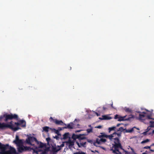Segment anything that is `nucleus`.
Segmentation results:
<instances>
[{
    "label": "nucleus",
    "mask_w": 154,
    "mask_h": 154,
    "mask_svg": "<svg viewBox=\"0 0 154 154\" xmlns=\"http://www.w3.org/2000/svg\"><path fill=\"white\" fill-rule=\"evenodd\" d=\"M101 135L98 136L99 138L105 137L106 138H108L110 140H114V138H120L121 137V133H117V132H115L113 133L110 135H107L105 133H101ZM114 140H113L114 141Z\"/></svg>",
    "instance_id": "1"
},
{
    "label": "nucleus",
    "mask_w": 154,
    "mask_h": 154,
    "mask_svg": "<svg viewBox=\"0 0 154 154\" xmlns=\"http://www.w3.org/2000/svg\"><path fill=\"white\" fill-rule=\"evenodd\" d=\"M7 128H9L14 131H16L20 128L18 127H14L13 125H9L5 123H1L0 130H5Z\"/></svg>",
    "instance_id": "2"
},
{
    "label": "nucleus",
    "mask_w": 154,
    "mask_h": 154,
    "mask_svg": "<svg viewBox=\"0 0 154 154\" xmlns=\"http://www.w3.org/2000/svg\"><path fill=\"white\" fill-rule=\"evenodd\" d=\"M114 144L113 146L115 149H116L117 151L119 153H116V154H122V153L118 149L119 148H120L121 149L124 150L121 145L119 138L118 139L117 138H114Z\"/></svg>",
    "instance_id": "3"
},
{
    "label": "nucleus",
    "mask_w": 154,
    "mask_h": 154,
    "mask_svg": "<svg viewBox=\"0 0 154 154\" xmlns=\"http://www.w3.org/2000/svg\"><path fill=\"white\" fill-rule=\"evenodd\" d=\"M34 142L37 143H38L39 142L38 141L37 139L34 137L30 136L29 137L26 139V143L30 145L34 146V144L33 143Z\"/></svg>",
    "instance_id": "4"
},
{
    "label": "nucleus",
    "mask_w": 154,
    "mask_h": 154,
    "mask_svg": "<svg viewBox=\"0 0 154 154\" xmlns=\"http://www.w3.org/2000/svg\"><path fill=\"white\" fill-rule=\"evenodd\" d=\"M5 119L4 121L7 122L9 120H12L13 119L17 120L18 119V116L16 114H13L12 113L10 114H8L5 113Z\"/></svg>",
    "instance_id": "5"
},
{
    "label": "nucleus",
    "mask_w": 154,
    "mask_h": 154,
    "mask_svg": "<svg viewBox=\"0 0 154 154\" xmlns=\"http://www.w3.org/2000/svg\"><path fill=\"white\" fill-rule=\"evenodd\" d=\"M23 139H19V137L18 135H16L15 140H14L13 143L16 144L17 146L22 145L23 143Z\"/></svg>",
    "instance_id": "6"
},
{
    "label": "nucleus",
    "mask_w": 154,
    "mask_h": 154,
    "mask_svg": "<svg viewBox=\"0 0 154 154\" xmlns=\"http://www.w3.org/2000/svg\"><path fill=\"white\" fill-rule=\"evenodd\" d=\"M126 116H125L123 117H119L118 121H130L132 120V119H134V116L133 115H131L129 116V117L126 119H125Z\"/></svg>",
    "instance_id": "7"
},
{
    "label": "nucleus",
    "mask_w": 154,
    "mask_h": 154,
    "mask_svg": "<svg viewBox=\"0 0 154 154\" xmlns=\"http://www.w3.org/2000/svg\"><path fill=\"white\" fill-rule=\"evenodd\" d=\"M51 122H52L54 123L57 125H63L64 124L62 120H59L56 119H54L53 118L51 117L49 119Z\"/></svg>",
    "instance_id": "8"
},
{
    "label": "nucleus",
    "mask_w": 154,
    "mask_h": 154,
    "mask_svg": "<svg viewBox=\"0 0 154 154\" xmlns=\"http://www.w3.org/2000/svg\"><path fill=\"white\" fill-rule=\"evenodd\" d=\"M9 146L8 144H3L0 142V150L1 151L6 152L5 150L9 149Z\"/></svg>",
    "instance_id": "9"
},
{
    "label": "nucleus",
    "mask_w": 154,
    "mask_h": 154,
    "mask_svg": "<svg viewBox=\"0 0 154 154\" xmlns=\"http://www.w3.org/2000/svg\"><path fill=\"white\" fill-rule=\"evenodd\" d=\"M9 150L7 151V152L8 153V154H18L16 151L15 149L11 146H9Z\"/></svg>",
    "instance_id": "10"
},
{
    "label": "nucleus",
    "mask_w": 154,
    "mask_h": 154,
    "mask_svg": "<svg viewBox=\"0 0 154 154\" xmlns=\"http://www.w3.org/2000/svg\"><path fill=\"white\" fill-rule=\"evenodd\" d=\"M14 124L16 125L17 127L19 125H21L23 127H26V122L23 120H21L19 121L18 122H15Z\"/></svg>",
    "instance_id": "11"
},
{
    "label": "nucleus",
    "mask_w": 154,
    "mask_h": 154,
    "mask_svg": "<svg viewBox=\"0 0 154 154\" xmlns=\"http://www.w3.org/2000/svg\"><path fill=\"white\" fill-rule=\"evenodd\" d=\"M100 138V139L98 138H97L95 143H97L99 144H101L102 143H105L106 141V140L105 139L103 138Z\"/></svg>",
    "instance_id": "12"
},
{
    "label": "nucleus",
    "mask_w": 154,
    "mask_h": 154,
    "mask_svg": "<svg viewBox=\"0 0 154 154\" xmlns=\"http://www.w3.org/2000/svg\"><path fill=\"white\" fill-rule=\"evenodd\" d=\"M52 150L54 152H57L59 151L61 149V148L59 146H52Z\"/></svg>",
    "instance_id": "13"
},
{
    "label": "nucleus",
    "mask_w": 154,
    "mask_h": 154,
    "mask_svg": "<svg viewBox=\"0 0 154 154\" xmlns=\"http://www.w3.org/2000/svg\"><path fill=\"white\" fill-rule=\"evenodd\" d=\"M146 114V113L145 112H143L141 113L139 115V119L145 121V114Z\"/></svg>",
    "instance_id": "14"
},
{
    "label": "nucleus",
    "mask_w": 154,
    "mask_h": 154,
    "mask_svg": "<svg viewBox=\"0 0 154 154\" xmlns=\"http://www.w3.org/2000/svg\"><path fill=\"white\" fill-rule=\"evenodd\" d=\"M64 125L65 126L63 128H64L72 129L73 128L74 124L73 122H71L70 124H69L67 125L64 123Z\"/></svg>",
    "instance_id": "15"
},
{
    "label": "nucleus",
    "mask_w": 154,
    "mask_h": 154,
    "mask_svg": "<svg viewBox=\"0 0 154 154\" xmlns=\"http://www.w3.org/2000/svg\"><path fill=\"white\" fill-rule=\"evenodd\" d=\"M80 144L77 141L76 142V143L77 144L79 147H81L82 146L83 147H85V145L86 144V142H81V140H80Z\"/></svg>",
    "instance_id": "16"
},
{
    "label": "nucleus",
    "mask_w": 154,
    "mask_h": 154,
    "mask_svg": "<svg viewBox=\"0 0 154 154\" xmlns=\"http://www.w3.org/2000/svg\"><path fill=\"white\" fill-rule=\"evenodd\" d=\"M18 150L19 152H22L24 151V148H25V146H23V145H20L17 146Z\"/></svg>",
    "instance_id": "17"
},
{
    "label": "nucleus",
    "mask_w": 154,
    "mask_h": 154,
    "mask_svg": "<svg viewBox=\"0 0 154 154\" xmlns=\"http://www.w3.org/2000/svg\"><path fill=\"white\" fill-rule=\"evenodd\" d=\"M136 128L138 130H139V129L138 128H136L135 127H134L133 128H132L130 129H125V131H124V132L125 133H131L133 131H134V128Z\"/></svg>",
    "instance_id": "18"
},
{
    "label": "nucleus",
    "mask_w": 154,
    "mask_h": 154,
    "mask_svg": "<svg viewBox=\"0 0 154 154\" xmlns=\"http://www.w3.org/2000/svg\"><path fill=\"white\" fill-rule=\"evenodd\" d=\"M85 134H79L78 136H79V137L78 139L80 140L85 139H86V137H85Z\"/></svg>",
    "instance_id": "19"
},
{
    "label": "nucleus",
    "mask_w": 154,
    "mask_h": 154,
    "mask_svg": "<svg viewBox=\"0 0 154 154\" xmlns=\"http://www.w3.org/2000/svg\"><path fill=\"white\" fill-rule=\"evenodd\" d=\"M51 130L52 129L51 128H50L48 126H45L43 127V129L45 131L48 132L49 131V129Z\"/></svg>",
    "instance_id": "20"
},
{
    "label": "nucleus",
    "mask_w": 154,
    "mask_h": 154,
    "mask_svg": "<svg viewBox=\"0 0 154 154\" xmlns=\"http://www.w3.org/2000/svg\"><path fill=\"white\" fill-rule=\"evenodd\" d=\"M88 127H90L91 128L89 129H87L86 130L87 132L88 133L92 132H93V128L91 127V125H89Z\"/></svg>",
    "instance_id": "21"
},
{
    "label": "nucleus",
    "mask_w": 154,
    "mask_h": 154,
    "mask_svg": "<svg viewBox=\"0 0 154 154\" xmlns=\"http://www.w3.org/2000/svg\"><path fill=\"white\" fill-rule=\"evenodd\" d=\"M79 136V135L75 134H73L72 135V138L74 140H75L77 139H78V138L79 137V136Z\"/></svg>",
    "instance_id": "22"
},
{
    "label": "nucleus",
    "mask_w": 154,
    "mask_h": 154,
    "mask_svg": "<svg viewBox=\"0 0 154 154\" xmlns=\"http://www.w3.org/2000/svg\"><path fill=\"white\" fill-rule=\"evenodd\" d=\"M67 143H68L69 146H72L74 145V142L70 140H69Z\"/></svg>",
    "instance_id": "23"
},
{
    "label": "nucleus",
    "mask_w": 154,
    "mask_h": 154,
    "mask_svg": "<svg viewBox=\"0 0 154 154\" xmlns=\"http://www.w3.org/2000/svg\"><path fill=\"white\" fill-rule=\"evenodd\" d=\"M125 110L127 112H128L130 113H132V110L128 108H125Z\"/></svg>",
    "instance_id": "24"
},
{
    "label": "nucleus",
    "mask_w": 154,
    "mask_h": 154,
    "mask_svg": "<svg viewBox=\"0 0 154 154\" xmlns=\"http://www.w3.org/2000/svg\"><path fill=\"white\" fill-rule=\"evenodd\" d=\"M102 117H103V118H100L99 119H101L102 120V119L107 120V119H110L109 118V117L108 116H106V115L103 116H102Z\"/></svg>",
    "instance_id": "25"
},
{
    "label": "nucleus",
    "mask_w": 154,
    "mask_h": 154,
    "mask_svg": "<svg viewBox=\"0 0 154 154\" xmlns=\"http://www.w3.org/2000/svg\"><path fill=\"white\" fill-rule=\"evenodd\" d=\"M116 126H114L112 127L109 128V132L110 133V131H116Z\"/></svg>",
    "instance_id": "26"
},
{
    "label": "nucleus",
    "mask_w": 154,
    "mask_h": 154,
    "mask_svg": "<svg viewBox=\"0 0 154 154\" xmlns=\"http://www.w3.org/2000/svg\"><path fill=\"white\" fill-rule=\"evenodd\" d=\"M69 133H66L63 135V138L64 139H67L69 137Z\"/></svg>",
    "instance_id": "27"
},
{
    "label": "nucleus",
    "mask_w": 154,
    "mask_h": 154,
    "mask_svg": "<svg viewBox=\"0 0 154 154\" xmlns=\"http://www.w3.org/2000/svg\"><path fill=\"white\" fill-rule=\"evenodd\" d=\"M149 140L148 139H146V140H143L141 142V143L143 144L149 142Z\"/></svg>",
    "instance_id": "28"
},
{
    "label": "nucleus",
    "mask_w": 154,
    "mask_h": 154,
    "mask_svg": "<svg viewBox=\"0 0 154 154\" xmlns=\"http://www.w3.org/2000/svg\"><path fill=\"white\" fill-rule=\"evenodd\" d=\"M73 154H86V153L82 151L75 152Z\"/></svg>",
    "instance_id": "29"
},
{
    "label": "nucleus",
    "mask_w": 154,
    "mask_h": 154,
    "mask_svg": "<svg viewBox=\"0 0 154 154\" xmlns=\"http://www.w3.org/2000/svg\"><path fill=\"white\" fill-rule=\"evenodd\" d=\"M149 122L151 126L152 127H154V121H150Z\"/></svg>",
    "instance_id": "30"
},
{
    "label": "nucleus",
    "mask_w": 154,
    "mask_h": 154,
    "mask_svg": "<svg viewBox=\"0 0 154 154\" xmlns=\"http://www.w3.org/2000/svg\"><path fill=\"white\" fill-rule=\"evenodd\" d=\"M5 113L3 115H1L0 116V121H1L4 118H5Z\"/></svg>",
    "instance_id": "31"
},
{
    "label": "nucleus",
    "mask_w": 154,
    "mask_h": 154,
    "mask_svg": "<svg viewBox=\"0 0 154 154\" xmlns=\"http://www.w3.org/2000/svg\"><path fill=\"white\" fill-rule=\"evenodd\" d=\"M151 115H148L146 117V119H145L146 120H148L149 119H153L151 118Z\"/></svg>",
    "instance_id": "32"
},
{
    "label": "nucleus",
    "mask_w": 154,
    "mask_h": 154,
    "mask_svg": "<svg viewBox=\"0 0 154 154\" xmlns=\"http://www.w3.org/2000/svg\"><path fill=\"white\" fill-rule=\"evenodd\" d=\"M120 132L119 133H121V134H122V132L123 131H125V129H124L122 127H121L120 128Z\"/></svg>",
    "instance_id": "33"
},
{
    "label": "nucleus",
    "mask_w": 154,
    "mask_h": 154,
    "mask_svg": "<svg viewBox=\"0 0 154 154\" xmlns=\"http://www.w3.org/2000/svg\"><path fill=\"white\" fill-rule=\"evenodd\" d=\"M151 127H152L151 126V125H150V126H148L146 130V131L147 132L149 131L150 130L151 128Z\"/></svg>",
    "instance_id": "34"
},
{
    "label": "nucleus",
    "mask_w": 154,
    "mask_h": 154,
    "mask_svg": "<svg viewBox=\"0 0 154 154\" xmlns=\"http://www.w3.org/2000/svg\"><path fill=\"white\" fill-rule=\"evenodd\" d=\"M51 130H54L55 131V133L57 134H58L59 133V131L58 130H56L54 128L52 129Z\"/></svg>",
    "instance_id": "35"
},
{
    "label": "nucleus",
    "mask_w": 154,
    "mask_h": 154,
    "mask_svg": "<svg viewBox=\"0 0 154 154\" xmlns=\"http://www.w3.org/2000/svg\"><path fill=\"white\" fill-rule=\"evenodd\" d=\"M87 141L91 144L92 143H93V141L92 140H89L88 139H87Z\"/></svg>",
    "instance_id": "36"
},
{
    "label": "nucleus",
    "mask_w": 154,
    "mask_h": 154,
    "mask_svg": "<svg viewBox=\"0 0 154 154\" xmlns=\"http://www.w3.org/2000/svg\"><path fill=\"white\" fill-rule=\"evenodd\" d=\"M0 154H8V153L7 152V151L4 152V151H0Z\"/></svg>",
    "instance_id": "37"
},
{
    "label": "nucleus",
    "mask_w": 154,
    "mask_h": 154,
    "mask_svg": "<svg viewBox=\"0 0 154 154\" xmlns=\"http://www.w3.org/2000/svg\"><path fill=\"white\" fill-rule=\"evenodd\" d=\"M44 146V144L42 143H40V144L39 145V147L40 148H42Z\"/></svg>",
    "instance_id": "38"
},
{
    "label": "nucleus",
    "mask_w": 154,
    "mask_h": 154,
    "mask_svg": "<svg viewBox=\"0 0 154 154\" xmlns=\"http://www.w3.org/2000/svg\"><path fill=\"white\" fill-rule=\"evenodd\" d=\"M119 116L118 115L116 114L114 118H115V119H119Z\"/></svg>",
    "instance_id": "39"
},
{
    "label": "nucleus",
    "mask_w": 154,
    "mask_h": 154,
    "mask_svg": "<svg viewBox=\"0 0 154 154\" xmlns=\"http://www.w3.org/2000/svg\"><path fill=\"white\" fill-rule=\"evenodd\" d=\"M150 148V147L149 146H146L143 147V149H149Z\"/></svg>",
    "instance_id": "40"
},
{
    "label": "nucleus",
    "mask_w": 154,
    "mask_h": 154,
    "mask_svg": "<svg viewBox=\"0 0 154 154\" xmlns=\"http://www.w3.org/2000/svg\"><path fill=\"white\" fill-rule=\"evenodd\" d=\"M28 147H27V146H25V148H24V151H26L27 150H28Z\"/></svg>",
    "instance_id": "41"
},
{
    "label": "nucleus",
    "mask_w": 154,
    "mask_h": 154,
    "mask_svg": "<svg viewBox=\"0 0 154 154\" xmlns=\"http://www.w3.org/2000/svg\"><path fill=\"white\" fill-rule=\"evenodd\" d=\"M47 141L48 142L51 140V139L49 137L47 138L46 139Z\"/></svg>",
    "instance_id": "42"
},
{
    "label": "nucleus",
    "mask_w": 154,
    "mask_h": 154,
    "mask_svg": "<svg viewBox=\"0 0 154 154\" xmlns=\"http://www.w3.org/2000/svg\"><path fill=\"white\" fill-rule=\"evenodd\" d=\"M112 151L114 153L116 154L117 153L116 152V151H117L116 149H115V150H112Z\"/></svg>",
    "instance_id": "43"
},
{
    "label": "nucleus",
    "mask_w": 154,
    "mask_h": 154,
    "mask_svg": "<svg viewBox=\"0 0 154 154\" xmlns=\"http://www.w3.org/2000/svg\"><path fill=\"white\" fill-rule=\"evenodd\" d=\"M147 132L146 131L143 132L142 134H143L144 135H146V133Z\"/></svg>",
    "instance_id": "44"
},
{
    "label": "nucleus",
    "mask_w": 154,
    "mask_h": 154,
    "mask_svg": "<svg viewBox=\"0 0 154 154\" xmlns=\"http://www.w3.org/2000/svg\"><path fill=\"white\" fill-rule=\"evenodd\" d=\"M96 128H102V126L101 125H98L96 127Z\"/></svg>",
    "instance_id": "45"
},
{
    "label": "nucleus",
    "mask_w": 154,
    "mask_h": 154,
    "mask_svg": "<svg viewBox=\"0 0 154 154\" xmlns=\"http://www.w3.org/2000/svg\"><path fill=\"white\" fill-rule=\"evenodd\" d=\"M154 134V130H153L152 131V133H149V134Z\"/></svg>",
    "instance_id": "46"
},
{
    "label": "nucleus",
    "mask_w": 154,
    "mask_h": 154,
    "mask_svg": "<svg viewBox=\"0 0 154 154\" xmlns=\"http://www.w3.org/2000/svg\"><path fill=\"white\" fill-rule=\"evenodd\" d=\"M120 128H119L118 129H117L116 130V131H117V132L119 131H120Z\"/></svg>",
    "instance_id": "47"
},
{
    "label": "nucleus",
    "mask_w": 154,
    "mask_h": 154,
    "mask_svg": "<svg viewBox=\"0 0 154 154\" xmlns=\"http://www.w3.org/2000/svg\"><path fill=\"white\" fill-rule=\"evenodd\" d=\"M122 124H118L117 125H116V127H119L120 125H122Z\"/></svg>",
    "instance_id": "48"
},
{
    "label": "nucleus",
    "mask_w": 154,
    "mask_h": 154,
    "mask_svg": "<svg viewBox=\"0 0 154 154\" xmlns=\"http://www.w3.org/2000/svg\"><path fill=\"white\" fill-rule=\"evenodd\" d=\"M107 109V108H106V107H105L104 106L103 107V109L104 110H105L106 109Z\"/></svg>",
    "instance_id": "49"
},
{
    "label": "nucleus",
    "mask_w": 154,
    "mask_h": 154,
    "mask_svg": "<svg viewBox=\"0 0 154 154\" xmlns=\"http://www.w3.org/2000/svg\"><path fill=\"white\" fill-rule=\"evenodd\" d=\"M64 146V144H62L60 146V147H62Z\"/></svg>",
    "instance_id": "50"
},
{
    "label": "nucleus",
    "mask_w": 154,
    "mask_h": 154,
    "mask_svg": "<svg viewBox=\"0 0 154 154\" xmlns=\"http://www.w3.org/2000/svg\"><path fill=\"white\" fill-rule=\"evenodd\" d=\"M9 124L13 125V124H12V121L11 122H9Z\"/></svg>",
    "instance_id": "51"
},
{
    "label": "nucleus",
    "mask_w": 154,
    "mask_h": 154,
    "mask_svg": "<svg viewBox=\"0 0 154 154\" xmlns=\"http://www.w3.org/2000/svg\"><path fill=\"white\" fill-rule=\"evenodd\" d=\"M96 114L97 116H98L100 115L97 112H96Z\"/></svg>",
    "instance_id": "52"
},
{
    "label": "nucleus",
    "mask_w": 154,
    "mask_h": 154,
    "mask_svg": "<svg viewBox=\"0 0 154 154\" xmlns=\"http://www.w3.org/2000/svg\"><path fill=\"white\" fill-rule=\"evenodd\" d=\"M146 152L147 151H146L145 152L143 153L142 154H147V153H146Z\"/></svg>",
    "instance_id": "53"
},
{
    "label": "nucleus",
    "mask_w": 154,
    "mask_h": 154,
    "mask_svg": "<svg viewBox=\"0 0 154 154\" xmlns=\"http://www.w3.org/2000/svg\"><path fill=\"white\" fill-rule=\"evenodd\" d=\"M40 152V151H37L36 153H37V154H39L38 153Z\"/></svg>",
    "instance_id": "54"
},
{
    "label": "nucleus",
    "mask_w": 154,
    "mask_h": 154,
    "mask_svg": "<svg viewBox=\"0 0 154 154\" xmlns=\"http://www.w3.org/2000/svg\"><path fill=\"white\" fill-rule=\"evenodd\" d=\"M58 138V136H56L55 137H54V138H56L57 139Z\"/></svg>",
    "instance_id": "55"
},
{
    "label": "nucleus",
    "mask_w": 154,
    "mask_h": 154,
    "mask_svg": "<svg viewBox=\"0 0 154 154\" xmlns=\"http://www.w3.org/2000/svg\"><path fill=\"white\" fill-rule=\"evenodd\" d=\"M131 149L132 150V151H133V152H134V149H133L132 148H131Z\"/></svg>",
    "instance_id": "56"
},
{
    "label": "nucleus",
    "mask_w": 154,
    "mask_h": 154,
    "mask_svg": "<svg viewBox=\"0 0 154 154\" xmlns=\"http://www.w3.org/2000/svg\"><path fill=\"white\" fill-rule=\"evenodd\" d=\"M125 152V154H128V152L124 150Z\"/></svg>",
    "instance_id": "57"
},
{
    "label": "nucleus",
    "mask_w": 154,
    "mask_h": 154,
    "mask_svg": "<svg viewBox=\"0 0 154 154\" xmlns=\"http://www.w3.org/2000/svg\"><path fill=\"white\" fill-rule=\"evenodd\" d=\"M97 152L98 153H99V152L98 151H97V150H95L94 152Z\"/></svg>",
    "instance_id": "58"
},
{
    "label": "nucleus",
    "mask_w": 154,
    "mask_h": 154,
    "mask_svg": "<svg viewBox=\"0 0 154 154\" xmlns=\"http://www.w3.org/2000/svg\"><path fill=\"white\" fill-rule=\"evenodd\" d=\"M154 146V143H152L151 145V146Z\"/></svg>",
    "instance_id": "59"
},
{
    "label": "nucleus",
    "mask_w": 154,
    "mask_h": 154,
    "mask_svg": "<svg viewBox=\"0 0 154 154\" xmlns=\"http://www.w3.org/2000/svg\"><path fill=\"white\" fill-rule=\"evenodd\" d=\"M80 131V130H79V131H75L76 132H80V131Z\"/></svg>",
    "instance_id": "60"
},
{
    "label": "nucleus",
    "mask_w": 154,
    "mask_h": 154,
    "mask_svg": "<svg viewBox=\"0 0 154 154\" xmlns=\"http://www.w3.org/2000/svg\"><path fill=\"white\" fill-rule=\"evenodd\" d=\"M150 151H152V152H154V150L151 149Z\"/></svg>",
    "instance_id": "61"
},
{
    "label": "nucleus",
    "mask_w": 154,
    "mask_h": 154,
    "mask_svg": "<svg viewBox=\"0 0 154 154\" xmlns=\"http://www.w3.org/2000/svg\"><path fill=\"white\" fill-rule=\"evenodd\" d=\"M111 106H112V108H113V104H112L111 105Z\"/></svg>",
    "instance_id": "62"
},
{
    "label": "nucleus",
    "mask_w": 154,
    "mask_h": 154,
    "mask_svg": "<svg viewBox=\"0 0 154 154\" xmlns=\"http://www.w3.org/2000/svg\"><path fill=\"white\" fill-rule=\"evenodd\" d=\"M138 113H141L142 112H140V111H138L137 112Z\"/></svg>",
    "instance_id": "63"
},
{
    "label": "nucleus",
    "mask_w": 154,
    "mask_h": 154,
    "mask_svg": "<svg viewBox=\"0 0 154 154\" xmlns=\"http://www.w3.org/2000/svg\"><path fill=\"white\" fill-rule=\"evenodd\" d=\"M91 152H94V151H93V150H91Z\"/></svg>",
    "instance_id": "64"
}]
</instances>
